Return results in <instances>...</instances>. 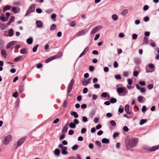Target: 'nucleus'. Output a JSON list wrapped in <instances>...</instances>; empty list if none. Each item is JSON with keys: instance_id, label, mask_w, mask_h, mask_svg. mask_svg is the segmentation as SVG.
<instances>
[{"instance_id": "1", "label": "nucleus", "mask_w": 159, "mask_h": 159, "mask_svg": "<svg viewBox=\"0 0 159 159\" xmlns=\"http://www.w3.org/2000/svg\"><path fill=\"white\" fill-rule=\"evenodd\" d=\"M139 142V139L137 138H133L130 139H125V145L127 150H131V148L137 146Z\"/></svg>"}, {"instance_id": "2", "label": "nucleus", "mask_w": 159, "mask_h": 159, "mask_svg": "<svg viewBox=\"0 0 159 159\" xmlns=\"http://www.w3.org/2000/svg\"><path fill=\"white\" fill-rule=\"evenodd\" d=\"M116 91L120 96H125L128 93L126 88L125 87H119L117 89Z\"/></svg>"}, {"instance_id": "3", "label": "nucleus", "mask_w": 159, "mask_h": 159, "mask_svg": "<svg viewBox=\"0 0 159 159\" xmlns=\"http://www.w3.org/2000/svg\"><path fill=\"white\" fill-rule=\"evenodd\" d=\"M35 9V5L34 4H32L29 7L25 16H29L31 13L34 12Z\"/></svg>"}, {"instance_id": "4", "label": "nucleus", "mask_w": 159, "mask_h": 159, "mask_svg": "<svg viewBox=\"0 0 159 159\" xmlns=\"http://www.w3.org/2000/svg\"><path fill=\"white\" fill-rule=\"evenodd\" d=\"M25 139V137L21 138L18 140L16 144H14L13 146L15 148V149H16L18 147L20 146L24 143Z\"/></svg>"}, {"instance_id": "5", "label": "nucleus", "mask_w": 159, "mask_h": 159, "mask_svg": "<svg viewBox=\"0 0 159 159\" xmlns=\"http://www.w3.org/2000/svg\"><path fill=\"white\" fill-rule=\"evenodd\" d=\"M74 82L75 81L73 79H71L70 80V81L67 87V92L68 93H70L71 91Z\"/></svg>"}, {"instance_id": "6", "label": "nucleus", "mask_w": 159, "mask_h": 159, "mask_svg": "<svg viewBox=\"0 0 159 159\" xmlns=\"http://www.w3.org/2000/svg\"><path fill=\"white\" fill-rule=\"evenodd\" d=\"M12 137L11 135L8 134L7 136L5 137L4 139V144L7 145L12 140Z\"/></svg>"}, {"instance_id": "7", "label": "nucleus", "mask_w": 159, "mask_h": 159, "mask_svg": "<svg viewBox=\"0 0 159 159\" xmlns=\"http://www.w3.org/2000/svg\"><path fill=\"white\" fill-rule=\"evenodd\" d=\"M102 28L101 26H98L95 27L91 31V34H94L96 32H97L98 30H100Z\"/></svg>"}, {"instance_id": "8", "label": "nucleus", "mask_w": 159, "mask_h": 159, "mask_svg": "<svg viewBox=\"0 0 159 159\" xmlns=\"http://www.w3.org/2000/svg\"><path fill=\"white\" fill-rule=\"evenodd\" d=\"M159 149V145L157 146H154L151 147L149 149L150 152H152Z\"/></svg>"}, {"instance_id": "9", "label": "nucleus", "mask_w": 159, "mask_h": 159, "mask_svg": "<svg viewBox=\"0 0 159 159\" xmlns=\"http://www.w3.org/2000/svg\"><path fill=\"white\" fill-rule=\"evenodd\" d=\"M89 48L88 47H86L84 49V51H83V52L80 54V56L79 57H82V56L85 55L86 53L89 50Z\"/></svg>"}, {"instance_id": "10", "label": "nucleus", "mask_w": 159, "mask_h": 159, "mask_svg": "<svg viewBox=\"0 0 159 159\" xmlns=\"http://www.w3.org/2000/svg\"><path fill=\"white\" fill-rule=\"evenodd\" d=\"M12 11L15 13H19L20 10L19 7H13L12 8Z\"/></svg>"}, {"instance_id": "11", "label": "nucleus", "mask_w": 159, "mask_h": 159, "mask_svg": "<svg viewBox=\"0 0 159 159\" xmlns=\"http://www.w3.org/2000/svg\"><path fill=\"white\" fill-rule=\"evenodd\" d=\"M67 149V148L66 147H64L61 148V153L62 154L66 155L68 154V152L66 151Z\"/></svg>"}, {"instance_id": "12", "label": "nucleus", "mask_w": 159, "mask_h": 159, "mask_svg": "<svg viewBox=\"0 0 159 159\" xmlns=\"http://www.w3.org/2000/svg\"><path fill=\"white\" fill-rule=\"evenodd\" d=\"M125 109L127 113L129 115L131 114V112L129 110V105L128 104H126L125 105Z\"/></svg>"}, {"instance_id": "13", "label": "nucleus", "mask_w": 159, "mask_h": 159, "mask_svg": "<svg viewBox=\"0 0 159 159\" xmlns=\"http://www.w3.org/2000/svg\"><path fill=\"white\" fill-rule=\"evenodd\" d=\"M68 128V123H67L66 125L64 126L62 130V132L64 134L67 131V129Z\"/></svg>"}, {"instance_id": "14", "label": "nucleus", "mask_w": 159, "mask_h": 159, "mask_svg": "<svg viewBox=\"0 0 159 159\" xmlns=\"http://www.w3.org/2000/svg\"><path fill=\"white\" fill-rule=\"evenodd\" d=\"M15 19V17L13 16H11L10 18L9 21L7 23V25H9L12 22H13Z\"/></svg>"}, {"instance_id": "15", "label": "nucleus", "mask_w": 159, "mask_h": 159, "mask_svg": "<svg viewBox=\"0 0 159 159\" xmlns=\"http://www.w3.org/2000/svg\"><path fill=\"white\" fill-rule=\"evenodd\" d=\"M36 23L37 26L38 28H40L43 25V23L42 21L39 20H37Z\"/></svg>"}, {"instance_id": "16", "label": "nucleus", "mask_w": 159, "mask_h": 159, "mask_svg": "<svg viewBox=\"0 0 159 159\" xmlns=\"http://www.w3.org/2000/svg\"><path fill=\"white\" fill-rule=\"evenodd\" d=\"M70 115L73 116L75 118H77L79 117V115L76 112L74 111H72L70 112Z\"/></svg>"}, {"instance_id": "17", "label": "nucleus", "mask_w": 159, "mask_h": 159, "mask_svg": "<svg viewBox=\"0 0 159 159\" xmlns=\"http://www.w3.org/2000/svg\"><path fill=\"white\" fill-rule=\"evenodd\" d=\"M85 33V30H82L80 31H79L76 34V35L77 36H79L84 35Z\"/></svg>"}, {"instance_id": "18", "label": "nucleus", "mask_w": 159, "mask_h": 159, "mask_svg": "<svg viewBox=\"0 0 159 159\" xmlns=\"http://www.w3.org/2000/svg\"><path fill=\"white\" fill-rule=\"evenodd\" d=\"M24 90V85L21 84L19 87V92L20 93H22Z\"/></svg>"}, {"instance_id": "19", "label": "nucleus", "mask_w": 159, "mask_h": 159, "mask_svg": "<svg viewBox=\"0 0 159 159\" xmlns=\"http://www.w3.org/2000/svg\"><path fill=\"white\" fill-rule=\"evenodd\" d=\"M16 41H12L11 42L9 43H8V44H7V49L9 48L12 45L16 43Z\"/></svg>"}, {"instance_id": "20", "label": "nucleus", "mask_w": 159, "mask_h": 159, "mask_svg": "<svg viewBox=\"0 0 159 159\" xmlns=\"http://www.w3.org/2000/svg\"><path fill=\"white\" fill-rule=\"evenodd\" d=\"M60 151L59 149H56L54 151V154L57 156H59L60 155Z\"/></svg>"}, {"instance_id": "21", "label": "nucleus", "mask_w": 159, "mask_h": 159, "mask_svg": "<svg viewBox=\"0 0 159 159\" xmlns=\"http://www.w3.org/2000/svg\"><path fill=\"white\" fill-rule=\"evenodd\" d=\"M11 8V6L9 5H7L3 8V11L5 12L7 10H9Z\"/></svg>"}, {"instance_id": "22", "label": "nucleus", "mask_w": 159, "mask_h": 159, "mask_svg": "<svg viewBox=\"0 0 159 159\" xmlns=\"http://www.w3.org/2000/svg\"><path fill=\"white\" fill-rule=\"evenodd\" d=\"M54 59H55V57H54L52 56L49 58L46 59L45 61V62L46 63H48Z\"/></svg>"}, {"instance_id": "23", "label": "nucleus", "mask_w": 159, "mask_h": 159, "mask_svg": "<svg viewBox=\"0 0 159 159\" xmlns=\"http://www.w3.org/2000/svg\"><path fill=\"white\" fill-rule=\"evenodd\" d=\"M62 56V53L61 52H58V53L54 56H53V57H55V59L56 58H58L61 57Z\"/></svg>"}, {"instance_id": "24", "label": "nucleus", "mask_w": 159, "mask_h": 159, "mask_svg": "<svg viewBox=\"0 0 159 159\" xmlns=\"http://www.w3.org/2000/svg\"><path fill=\"white\" fill-rule=\"evenodd\" d=\"M14 31L12 29H10L8 32V36L10 37H11L13 34Z\"/></svg>"}, {"instance_id": "25", "label": "nucleus", "mask_w": 159, "mask_h": 159, "mask_svg": "<svg viewBox=\"0 0 159 159\" xmlns=\"http://www.w3.org/2000/svg\"><path fill=\"white\" fill-rule=\"evenodd\" d=\"M2 16H0V20L2 21H7L8 20V18H5L3 14H2Z\"/></svg>"}, {"instance_id": "26", "label": "nucleus", "mask_w": 159, "mask_h": 159, "mask_svg": "<svg viewBox=\"0 0 159 159\" xmlns=\"http://www.w3.org/2000/svg\"><path fill=\"white\" fill-rule=\"evenodd\" d=\"M1 54L4 58H6L7 53L4 49H2L1 50Z\"/></svg>"}, {"instance_id": "27", "label": "nucleus", "mask_w": 159, "mask_h": 159, "mask_svg": "<svg viewBox=\"0 0 159 159\" xmlns=\"http://www.w3.org/2000/svg\"><path fill=\"white\" fill-rule=\"evenodd\" d=\"M110 101L111 103H114L116 102L117 100L116 98L111 97L110 99Z\"/></svg>"}, {"instance_id": "28", "label": "nucleus", "mask_w": 159, "mask_h": 159, "mask_svg": "<svg viewBox=\"0 0 159 159\" xmlns=\"http://www.w3.org/2000/svg\"><path fill=\"white\" fill-rule=\"evenodd\" d=\"M6 27H7V25H5L2 23L0 24V28L2 30H4Z\"/></svg>"}, {"instance_id": "29", "label": "nucleus", "mask_w": 159, "mask_h": 159, "mask_svg": "<svg viewBox=\"0 0 159 159\" xmlns=\"http://www.w3.org/2000/svg\"><path fill=\"white\" fill-rule=\"evenodd\" d=\"M20 52L22 54H25L27 53L26 49L25 48L20 49Z\"/></svg>"}, {"instance_id": "30", "label": "nucleus", "mask_w": 159, "mask_h": 159, "mask_svg": "<svg viewBox=\"0 0 159 159\" xmlns=\"http://www.w3.org/2000/svg\"><path fill=\"white\" fill-rule=\"evenodd\" d=\"M128 9H125L121 12V14L123 16H125L128 13Z\"/></svg>"}, {"instance_id": "31", "label": "nucleus", "mask_w": 159, "mask_h": 159, "mask_svg": "<svg viewBox=\"0 0 159 159\" xmlns=\"http://www.w3.org/2000/svg\"><path fill=\"white\" fill-rule=\"evenodd\" d=\"M102 142L103 143H108L109 142V140L108 139L103 138L102 140Z\"/></svg>"}, {"instance_id": "32", "label": "nucleus", "mask_w": 159, "mask_h": 159, "mask_svg": "<svg viewBox=\"0 0 159 159\" xmlns=\"http://www.w3.org/2000/svg\"><path fill=\"white\" fill-rule=\"evenodd\" d=\"M144 98L142 96H139L138 97V100L139 102H143V99H144Z\"/></svg>"}, {"instance_id": "33", "label": "nucleus", "mask_w": 159, "mask_h": 159, "mask_svg": "<svg viewBox=\"0 0 159 159\" xmlns=\"http://www.w3.org/2000/svg\"><path fill=\"white\" fill-rule=\"evenodd\" d=\"M112 18L115 20H116L118 19V17L116 14H113L112 16Z\"/></svg>"}, {"instance_id": "34", "label": "nucleus", "mask_w": 159, "mask_h": 159, "mask_svg": "<svg viewBox=\"0 0 159 159\" xmlns=\"http://www.w3.org/2000/svg\"><path fill=\"white\" fill-rule=\"evenodd\" d=\"M147 121V119H142L140 121L139 124L141 125H142L144 124Z\"/></svg>"}, {"instance_id": "35", "label": "nucleus", "mask_w": 159, "mask_h": 159, "mask_svg": "<svg viewBox=\"0 0 159 159\" xmlns=\"http://www.w3.org/2000/svg\"><path fill=\"white\" fill-rule=\"evenodd\" d=\"M69 127L72 129H74L75 128L76 125H75V124L73 123H71L69 124Z\"/></svg>"}, {"instance_id": "36", "label": "nucleus", "mask_w": 159, "mask_h": 159, "mask_svg": "<svg viewBox=\"0 0 159 159\" xmlns=\"http://www.w3.org/2000/svg\"><path fill=\"white\" fill-rule=\"evenodd\" d=\"M134 60L135 63L137 64H139L141 63V61L139 58H135Z\"/></svg>"}, {"instance_id": "37", "label": "nucleus", "mask_w": 159, "mask_h": 159, "mask_svg": "<svg viewBox=\"0 0 159 159\" xmlns=\"http://www.w3.org/2000/svg\"><path fill=\"white\" fill-rule=\"evenodd\" d=\"M22 56H19L16 58H15L14 60V62H17L19 61L21 58Z\"/></svg>"}, {"instance_id": "38", "label": "nucleus", "mask_w": 159, "mask_h": 159, "mask_svg": "<svg viewBox=\"0 0 159 159\" xmlns=\"http://www.w3.org/2000/svg\"><path fill=\"white\" fill-rule=\"evenodd\" d=\"M39 46V45L37 44L34 47L32 50L33 52H36L37 49V48Z\"/></svg>"}, {"instance_id": "39", "label": "nucleus", "mask_w": 159, "mask_h": 159, "mask_svg": "<svg viewBox=\"0 0 159 159\" xmlns=\"http://www.w3.org/2000/svg\"><path fill=\"white\" fill-rule=\"evenodd\" d=\"M56 25L55 24L52 25L50 27L51 30H54L56 28Z\"/></svg>"}, {"instance_id": "40", "label": "nucleus", "mask_w": 159, "mask_h": 159, "mask_svg": "<svg viewBox=\"0 0 159 159\" xmlns=\"http://www.w3.org/2000/svg\"><path fill=\"white\" fill-rule=\"evenodd\" d=\"M82 84L84 85H86L88 84L87 80L85 79H83L82 81Z\"/></svg>"}, {"instance_id": "41", "label": "nucleus", "mask_w": 159, "mask_h": 159, "mask_svg": "<svg viewBox=\"0 0 159 159\" xmlns=\"http://www.w3.org/2000/svg\"><path fill=\"white\" fill-rule=\"evenodd\" d=\"M110 123L111 125L113 126H115L116 125L115 121L114 120H111L110 121Z\"/></svg>"}, {"instance_id": "42", "label": "nucleus", "mask_w": 159, "mask_h": 159, "mask_svg": "<svg viewBox=\"0 0 159 159\" xmlns=\"http://www.w3.org/2000/svg\"><path fill=\"white\" fill-rule=\"evenodd\" d=\"M78 145L77 144H75L72 147V149L73 150H75L78 149Z\"/></svg>"}, {"instance_id": "43", "label": "nucleus", "mask_w": 159, "mask_h": 159, "mask_svg": "<svg viewBox=\"0 0 159 159\" xmlns=\"http://www.w3.org/2000/svg\"><path fill=\"white\" fill-rule=\"evenodd\" d=\"M67 103L66 100H64L62 106L63 107H66L67 106Z\"/></svg>"}, {"instance_id": "44", "label": "nucleus", "mask_w": 159, "mask_h": 159, "mask_svg": "<svg viewBox=\"0 0 159 159\" xmlns=\"http://www.w3.org/2000/svg\"><path fill=\"white\" fill-rule=\"evenodd\" d=\"M75 21H71L70 23V25L72 27H73L75 25Z\"/></svg>"}, {"instance_id": "45", "label": "nucleus", "mask_w": 159, "mask_h": 159, "mask_svg": "<svg viewBox=\"0 0 159 159\" xmlns=\"http://www.w3.org/2000/svg\"><path fill=\"white\" fill-rule=\"evenodd\" d=\"M107 96V93L106 92H103L101 94V96L103 97L106 98Z\"/></svg>"}, {"instance_id": "46", "label": "nucleus", "mask_w": 159, "mask_h": 159, "mask_svg": "<svg viewBox=\"0 0 159 159\" xmlns=\"http://www.w3.org/2000/svg\"><path fill=\"white\" fill-rule=\"evenodd\" d=\"M139 72L137 71H134L133 72V75L135 77L138 76Z\"/></svg>"}, {"instance_id": "47", "label": "nucleus", "mask_w": 159, "mask_h": 159, "mask_svg": "<svg viewBox=\"0 0 159 159\" xmlns=\"http://www.w3.org/2000/svg\"><path fill=\"white\" fill-rule=\"evenodd\" d=\"M147 109L146 106H143L142 109V111L143 112H145L146 111Z\"/></svg>"}, {"instance_id": "48", "label": "nucleus", "mask_w": 159, "mask_h": 159, "mask_svg": "<svg viewBox=\"0 0 159 159\" xmlns=\"http://www.w3.org/2000/svg\"><path fill=\"white\" fill-rule=\"evenodd\" d=\"M43 66V65L41 63H38L37 64L36 67L37 68L39 69L41 68Z\"/></svg>"}, {"instance_id": "49", "label": "nucleus", "mask_w": 159, "mask_h": 159, "mask_svg": "<svg viewBox=\"0 0 159 159\" xmlns=\"http://www.w3.org/2000/svg\"><path fill=\"white\" fill-rule=\"evenodd\" d=\"M94 87L96 89H99L100 88V85L98 84H95L94 85Z\"/></svg>"}, {"instance_id": "50", "label": "nucleus", "mask_w": 159, "mask_h": 159, "mask_svg": "<svg viewBox=\"0 0 159 159\" xmlns=\"http://www.w3.org/2000/svg\"><path fill=\"white\" fill-rule=\"evenodd\" d=\"M42 11L40 8H38L36 9V12L38 13H41Z\"/></svg>"}, {"instance_id": "51", "label": "nucleus", "mask_w": 159, "mask_h": 159, "mask_svg": "<svg viewBox=\"0 0 159 159\" xmlns=\"http://www.w3.org/2000/svg\"><path fill=\"white\" fill-rule=\"evenodd\" d=\"M148 65L149 68L151 69H153L155 67L154 65L153 64L150 63Z\"/></svg>"}, {"instance_id": "52", "label": "nucleus", "mask_w": 159, "mask_h": 159, "mask_svg": "<svg viewBox=\"0 0 159 159\" xmlns=\"http://www.w3.org/2000/svg\"><path fill=\"white\" fill-rule=\"evenodd\" d=\"M123 130L125 132H128L129 131L128 128L126 126H125L123 127Z\"/></svg>"}, {"instance_id": "53", "label": "nucleus", "mask_w": 159, "mask_h": 159, "mask_svg": "<svg viewBox=\"0 0 159 159\" xmlns=\"http://www.w3.org/2000/svg\"><path fill=\"white\" fill-rule=\"evenodd\" d=\"M74 123L75 124V125L78 124L79 123V121L77 119H75L74 120Z\"/></svg>"}, {"instance_id": "54", "label": "nucleus", "mask_w": 159, "mask_h": 159, "mask_svg": "<svg viewBox=\"0 0 159 159\" xmlns=\"http://www.w3.org/2000/svg\"><path fill=\"white\" fill-rule=\"evenodd\" d=\"M82 120L84 122H86L88 121V120L86 116H83L82 118Z\"/></svg>"}, {"instance_id": "55", "label": "nucleus", "mask_w": 159, "mask_h": 159, "mask_svg": "<svg viewBox=\"0 0 159 159\" xmlns=\"http://www.w3.org/2000/svg\"><path fill=\"white\" fill-rule=\"evenodd\" d=\"M113 66L114 68H116L118 67V65L117 62L116 61H115L113 64Z\"/></svg>"}, {"instance_id": "56", "label": "nucleus", "mask_w": 159, "mask_h": 159, "mask_svg": "<svg viewBox=\"0 0 159 159\" xmlns=\"http://www.w3.org/2000/svg\"><path fill=\"white\" fill-rule=\"evenodd\" d=\"M137 34H133L132 35V38L133 39H137Z\"/></svg>"}, {"instance_id": "57", "label": "nucleus", "mask_w": 159, "mask_h": 159, "mask_svg": "<svg viewBox=\"0 0 159 159\" xmlns=\"http://www.w3.org/2000/svg\"><path fill=\"white\" fill-rule=\"evenodd\" d=\"M86 131V129L85 128H83L81 131V134H84Z\"/></svg>"}, {"instance_id": "58", "label": "nucleus", "mask_w": 159, "mask_h": 159, "mask_svg": "<svg viewBox=\"0 0 159 159\" xmlns=\"http://www.w3.org/2000/svg\"><path fill=\"white\" fill-rule=\"evenodd\" d=\"M149 7L147 5H145L143 7V10L144 11H147Z\"/></svg>"}, {"instance_id": "59", "label": "nucleus", "mask_w": 159, "mask_h": 159, "mask_svg": "<svg viewBox=\"0 0 159 159\" xmlns=\"http://www.w3.org/2000/svg\"><path fill=\"white\" fill-rule=\"evenodd\" d=\"M82 97L81 95H79L77 98V100L78 101H80L82 100Z\"/></svg>"}, {"instance_id": "60", "label": "nucleus", "mask_w": 159, "mask_h": 159, "mask_svg": "<svg viewBox=\"0 0 159 159\" xmlns=\"http://www.w3.org/2000/svg\"><path fill=\"white\" fill-rule=\"evenodd\" d=\"M153 85L152 84H150L148 85V88L149 89H151L153 88Z\"/></svg>"}, {"instance_id": "61", "label": "nucleus", "mask_w": 159, "mask_h": 159, "mask_svg": "<svg viewBox=\"0 0 159 159\" xmlns=\"http://www.w3.org/2000/svg\"><path fill=\"white\" fill-rule=\"evenodd\" d=\"M115 77L116 79L117 80H120L121 79V77L120 75H116Z\"/></svg>"}, {"instance_id": "62", "label": "nucleus", "mask_w": 159, "mask_h": 159, "mask_svg": "<svg viewBox=\"0 0 159 159\" xmlns=\"http://www.w3.org/2000/svg\"><path fill=\"white\" fill-rule=\"evenodd\" d=\"M95 143L99 147H100L101 146V143L100 142L97 141L95 142Z\"/></svg>"}, {"instance_id": "63", "label": "nucleus", "mask_w": 159, "mask_h": 159, "mask_svg": "<svg viewBox=\"0 0 159 159\" xmlns=\"http://www.w3.org/2000/svg\"><path fill=\"white\" fill-rule=\"evenodd\" d=\"M65 134H62L60 137V140H63L65 137Z\"/></svg>"}, {"instance_id": "64", "label": "nucleus", "mask_w": 159, "mask_h": 159, "mask_svg": "<svg viewBox=\"0 0 159 159\" xmlns=\"http://www.w3.org/2000/svg\"><path fill=\"white\" fill-rule=\"evenodd\" d=\"M17 95L18 92L16 91L12 95L13 96L16 98L17 97Z\"/></svg>"}]
</instances>
